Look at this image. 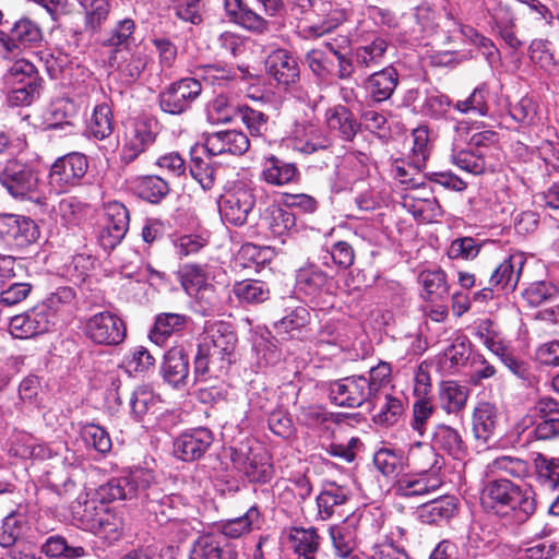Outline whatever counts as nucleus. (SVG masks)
<instances>
[{"mask_svg":"<svg viewBox=\"0 0 559 559\" xmlns=\"http://www.w3.org/2000/svg\"><path fill=\"white\" fill-rule=\"evenodd\" d=\"M99 495L108 501L131 500L141 497L147 522L151 525H179L175 515V498L166 496L154 484V475L148 469H135L128 476L112 478L99 489Z\"/></svg>","mask_w":559,"mask_h":559,"instance_id":"1","label":"nucleus"},{"mask_svg":"<svg viewBox=\"0 0 559 559\" xmlns=\"http://www.w3.org/2000/svg\"><path fill=\"white\" fill-rule=\"evenodd\" d=\"M237 335L231 325L223 321H207L199 337L194 358L197 381L206 382L227 374L236 361Z\"/></svg>","mask_w":559,"mask_h":559,"instance_id":"2","label":"nucleus"},{"mask_svg":"<svg viewBox=\"0 0 559 559\" xmlns=\"http://www.w3.org/2000/svg\"><path fill=\"white\" fill-rule=\"evenodd\" d=\"M483 509L512 524L525 523L536 511L535 493L506 477L485 483L480 492Z\"/></svg>","mask_w":559,"mask_h":559,"instance_id":"3","label":"nucleus"},{"mask_svg":"<svg viewBox=\"0 0 559 559\" xmlns=\"http://www.w3.org/2000/svg\"><path fill=\"white\" fill-rule=\"evenodd\" d=\"M391 366L379 362L367 374H354L331 381L329 399L340 407L357 408L364 404H376L391 381Z\"/></svg>","mask_w":559,"mask_h":559,"instance_id":"4","label":"nucleus"},{"mask_svg":"<svg viewBox=\"0 0 559 559\" xmlns=\"http://www.w3.org/2000/svg\"><path fill=\"white\" fill-rule=\"evenodd\" d=\"M38 183L37 171L26 163L12 158L0 167V185L14 199L41 203V198L36 195Z\"/></svg>","mask_w":559,"mask_h":559,"instance_id":"5","label":"nucleus"},{"mask_svg":"<svg viewBox=\"0 0 559 559\" xmlns=\"http://www.w3.org/2000/svg\"><path fill=\"white\" fill-rule=\"evenodd\" d=\"M88 169L87 157L78 152H72L58 157L49 170V186L57 193L68 192L80 185Z\"/></svg>","mask_w":559,"mask_h":559,"instance_id":"6","label":"nucleus"},{"mask_svg":"<svg viewBox=\"0 0 559 559\" xmlns=\"http://www.w3.org/2000/svg\"><path fill=\"white\" fill-rule=\"evenodd\" d=\"M202 85L194 78H183L170 83L158 94V105L162 111L173 116L189 110L200 96Z\"/></svg>","mask_w":559,"mask_h":559,"instance_id":"7","label":"nucleus"},{"mask_svg":"<svg viewBox=\"0 0 559 559\" xmlns=\"http://www.w3.org/2000/svg\"><path fill=\"white\" fill-rule=\"evenodd\" d=\"M255 206L253 189L247 186H238L221 195L218 211L224 222L242 226L248 222L250 213Z\"/></svg>","mask_w":559,"mask_h":559,"instance_id":"8","label":"nucleus"},{"mask_svg":"<svg viewBox=\"0 0 559 559\" xmlns=\"http://www.w3.org/2000/svg\"><path fill=\"white\" fill-rule=\"evenodd\" d=\"M82 524L100 538L114 543L122 536L123 520L106 506H96L95 501L84 504Z\"/></svg>","mask_w":559,"mask_h":559,"instance_id":"9","label":"nucleus"},{"mask_svg":"<svg viewBox=\"0 0 559 559\" xmlns=\"http://www.w3.org/2000/svg\"><path fill=\"white\" fill-rule=\"evenodd\" d=\"M84 331L91 341L100 345H118L126 337L122 320L110 311L92 316L86 321Z\"/></svg>","mask_w":559,"mask_h":559,"instance_id":"10","label":"nucleus"},{"mask_svg":"<svg viewBox=\"0 0 559 559\" xmlns=\"http://www.w3.org/2000/svg\"><path fill=\"white\" fill-rule=\"evenodd\" d=\"M153 126L148 119H133L126 126L121 151V160L124 164L132 163L155 142Z\"/></svg>","mask_w":559,"mask_h":559,"instance_id":"11","label":"nucleus"},{"mask_svg":"<svg viewBox=\"0 0 559 559\" xmlns=\"http://www.w3.org/2000/svg\"><path fill=\"white\" fill-rule=\"evenodd\" d=\"M234 465L242 472L251 483H269L274 474L269 453L264 450L245 452L242 449L231 453Z\"/></svg>","mask_w":559,"mask_h":559,"instance_id":"12","label":"nucleus"},{"mask_svg":"<svg viewBox=\"0 0 559 559\" xmlns=\"http://www.w3.org/2000/svg\"><path fill=\"white\" fill-rule=\"evenodd\" d=\"M39 229L29 217L14 214L0 215V238L9 245L24 248L37 240Z\"/></svg>","mask_w":559,"mask_h":559,"instance_id":"13","label":"nucleus"},{"mask_svg":"<svg viewBox=\"0 0 559 559\" xmlns=\"http://www.w3.org/2000/svg\"><path fill=\"white\" fill-rule=\"evenodd\" d=\"M148 62V57L140 47L112 49L108 57L109 67L114 68L124 84L134 83Z\"/></svg>","mask_w":559,"mask_h":559,"instance_id":"14","label":"nucleus"},{"mask_svg":"<svg viewBox=\"0 0 559 559\" xmlns=\"http://www.w3.org/2000/svg\"><path fill=\"white\" fill-rule=\"evenodd\" d=\"M45 310L37 304L27 311L12 317L9 323L10 333L16 338H31L49 332L55 324Z\"/></svg>","mask_w":559,"mask_h":559,"instance_id":"15","label":"nucleus"},{"mask_svg":"<svg viewBox=\"0 0 559 559\" xmlns=\"http://www.w3.org/2000/svg\"><path fill=\"white\" fill-rule=\"evenodd\" d=\"M442 481L437 474L408 473L401 475L392 486L395 496L423 498L437 491Z\"/></svg>","mask_w":559,"mask_h":559,"instance_id":"16","label":"nucleus"},{"mask_svg":"<svg viewBox=\"0 0 559 559\" xmlns=\"http://www.w3.org/2000/svg\"><path fill=\"white\" fill-rule=\"evenodd\" d=\"M213 442V435L207 428H197L182 432L174 441V454L186 462L202 457Z\"/></svg>","mask_w":559,"mask_h":559,"instance_id":"17","label":"nucleus"},{"mask_svg":"<svg viewBox=\"0 0 559 559\" xmlns=\"http://www.w3.org/2000/svg\"><path fill=\"white\" fill-rule=\"evenodd\" d=\"M250 146L248 136L239 130H221L209 133L204 147L210 155H242Z\"/></svg>","mask_w":559,"mask_h":559,"instance_id":"18","label":"nucleus"},{"mask_svg":"<svg viewBox=\"0 0 559 559\" xmlns=\"http://www.w3.org/2000/svg\"><path fill=\"white\" fill-rule=\"evenodd\" d=\"M292 145L295 151L312 154L330 148L332 139L311 122H297L292 131Z\"/></svg>","mask_w":559,"mask_h":559,"instance_id":"19","label":"nucleus"},{"mask_svg":"<svg viewBox=\"0 0 559 559\" xmlns=\"http://www.w3.org/2000/svg\"><path fill=\"white\" fill-rule=\"evenodd\" d=\"M525 262L526 257L523 252L510 253L491 273L489 285L506 293L515 290Z\"/></svg>","mask_w":559,"mask_h":559,"instance_id":"20","label":"nucleus"},{"mask_svg":"<svg viewBox=\"0 0 559 559\" xmlns=\"http://www.w3.org/2000/svg\"><path fill=\"white\" fill-rule=\"evenodd\" d=\"M388 49L389 44L386 39L381 36L362 38L360 44L353 50L356 68L370 71L381 67L385 62Z\"/></svg>","mask_w":559,"mask_h":559,"instance_id":"21","label":"nucleus"},{"mask_svg":"<svg viewBox=\"0 0 559 559\" xmlns=\"http://www.w3.org/2000/svg\"><path fill=\"white\" fill-rule=\"evenodd\" d=\"M237 551L218 534L199 536L190 549V559H236Z\"/></svg>","mask_w":559,"mask_h":559,"instance_id":"22","label":"nucleus"},{"mask_svg":"<svg viewBox=\"0 0 559 559\" xmlns=\"http://www.w3.org/2000/svg\"><path fill=\"white\" fill-rule=\"evenodd\" d=\"M266 69L278 85L288 87L299 81L298 62L284 49L275 50L267 57Z\"/></svg>","mask_w":559,"mask_h":559,"instance_id":"23","label":"nucleus"},{"mask_svg":"<svg viewBox=\"0 0 559 559\" xmlns=\"http://www.w3.org/2000/svg\"><path fill=\"white\" fill-rule=\"evenodd\" d=\"M260 178L267 185L282 187L298 182L300 171L295 163H289L275 155H270L264 158Z\"/></svg>","mask_w":559,"mask_h":559,"instance_id":"24","label":"nucleus"},{"mask_svg":"<svg viewBox=\"0 0 559 559\" xmlns=\"http://www.w3.org/2000/svg\"><path fill=\"white\" fill-rule=\"evenodd\" d=\"M406 464L416 473L438 475L443 461L432 444L417 441L407 451Z\"/></svg>","mask_w":559,"mask_h":559,"instance_id":"25","label":"nucleus"},{"mask_svg":"<svg viewBox=\"0 0 559 559\" xmlns=\"http://www.w3.org/2000/svg\"><path fill=\"white\" fill-rule=\"evenodd\" d=\"M43 38L41 29L28 19H21L11 28L10 34L0 31V44L9 52H14L20 46L33 45Z\"/></svg>","mask_w":559,"mask_h":559,"instance_id":"26","label":"nucleus"},{"mask_svg":"<svg viewBox=\"0 0 559 559\" xmlns=\"http://www.w3.org/2000/svg\"><path fill=\"white\" fill-rule=\"evenodd\" d=\"M224 9L229 20L242 28L258 34L269 31V22L242 0H225Z\"/></svg>","mask_w":559,"mask_h":559,"instance_id":"27","label":"nucleus"},{"mask_svg":"<svg viewBox=\"0 0 559 559\" xmlns=\"http://www.w3.org/2000/svg\"><path fill=\"white\" fill-rule=\"evenodd\" d=\"M399 84V73L393 67H385L368 75L364 86L374 103L388 100Z\"/></svg>","mask_w":559,"mask_h":559,"instance_id":"28","label":"nucleus"},{"mask_svg":"<svg viewBox=\"0 0 559 559\" xmlns=\"http://www.w3.org/2000/svg\"><path fill=\"white\" fill-rule=\"evenodd\" d=\"M488 477L508 475L512 478L524 480L532 475L531 464L527 460L513 455H501L486 465Z\"/></svg>","mask_w":559,"mask_h":559,"instance_id":"29","label":"nucleus"},{"mask_svg":"<svg viewBox=\"0 0 559 559\" xmlns=\"http://www.w3.org/2000/svg\"><path fill=\"white\" fill-rule=\"evenodd\" d=\"M164 379L174 388L186 385L189 376V361L181 348L169 349L162 366Z\"/></svg>","mask_w":559,"mask_h":559,"instance_id":"30","label":"nucleus"},{"mask_svg":"<svg viewBox=\"0 0 559 559\" xmlns=\"http://www.w3.org/2000/svg\"><path fill=\"white\" fill-rule=\"evenodd\" d=\"M325 122L331 132L337 133L345 141L353 140L359 129L353 112L343 105L329 108L325 112Z\"/></svg>","mask_w":559,"mask_h":559,"instance_id":"31","label":"nucleus"},{"mask_svg":"<svg viewBox=\"0 0 559 559\" xmlns=\"http://www.w3.org/2000/svg\"><path fill=\"white\" fill-rule=\"evenodd\" d=\"M286 536L297 558L317 557L320 537L313 527H290Z\"/></svg>","mask_w":559,"mask_h":559,"instance_id":"32","label":"nucleus"},{"mask_svg":"<svg viewBox=\"0 0 559 559\" xmlns=\"http://www.w3.org/2000/svg\"><path fill=\"white\" fill-rule=\"evenodd\" d=\"M469 389L453 380H445L439 384V401L442 409L448 414L461 412L467 402Z\"/></svg>","mask_w":559,"mask_h":559,"instance_id":"33","label":"nucleus"},{"mask_svg":"<svg viewBox=\"0 0 559 559\" xmlns=\"http://www.w3.org/2000/svg\"><path fill=\"white\" fill-rule=\"evenodd\" d=\"M431 441L435 449L443 450L455 459H461L466 452L461 433L449 425H437Z\"/></svg>","mask_w":559,"mask_h":559,"instance_id":"34","label":"nucleus"},{"mask_svg":"<svg viewBox=\"0 0 559 559\" xmlns=\"http://www.w3.org/2000/svg\"><path fill=\"white\" fill-rule=\"evenodd\" d=\"M188 317L180 313L164 312L155 318V323L150 332V338L157 345H163L174 333L185 329Z\"/></svg>","mask_w":559,"mask_h":559,"instance_id":"35","label":"nucleus"},{"mask_svg":"<svg viewBox=\"0 0 559 559\" xmlns=\"http://www.w3.org/2000/svg\"><path fill=\"white\" fill-rule=\"evenodd\" d=\"M497 409L490 403H479L473 414V432L476 440L486 443L493 435Z\"/></svg>","mask_w":559,"mask_h":559,"instance_id":"36","label":"nucleus"},{"mask_svg":"<svg viewBox=\"0 0 559 559\" xmlns=\"http://www.w3.org/2000/svg\"><path fill=\"white\" fill-rule=\"evenodd\" d=\"M456 510V499L453 496H441L427 501L419 509V516L423 522L432 524L453 516Z\"/></svg>","mask_w":559,"mask_h":559,"instance_id":"37","label":"nucleus"},{"mask_svg":"<svg viewBox=\"0 0 559 559\" xmlns=\"http://www.w3.org/2000/svg\"><path fill=\"white\" fill-rule=\"evenodd\" d=\"M297 284L306 294L331 293L333 278L316 266L301 269L297 275Z\"/></svg>","mask_w":559,"mask_h":559,"instance_id":"38","label":"nucleus"},{"mask_svg":"<svg viewBox=\"0 0 559 559\" xmlns=\"http://www.w3.org/2000/svg\"><path fill=\"white\" fill-rule=\"evenodd\" d=\"M260 523V511L253 506L243 515L227 520L219 526L224 537L240 538L249 534Z\"/></svg>","mask_w":559,"mask_h":559,"instance_id":"39","label":"nucleus"},{"mask_svg":"<svg viewBox=\"0 0 559 559\" xmlns=\"http://www.w3.org/2000/svg\"><path fill=\"white\" fill-rule=\"evenodd\" d=\"M134 190L142 200L158 204L169 193L170 188L159 176H144L135 179Z\"/></svg>","mask_w":559,"mask_h":559,"instance_id":"40","label":"nucleus"},{"mask_svg":"<svg viewBox=\"0 0 559 559\" xmlns=\"http://www.w3.org/2000/svg\"><path fill=\"white\" fill-rule=\"evenodd\" d=\"M425 163H417V159L409 156V160L397 159L392 165V174L396 180L407 188H419L424 186L426 175H421Z\"/></svg>","mask_w":559,"mask_h":559,"instance_id":"41","label":"nucleus"},{"mask_svg":"<svg viewBox=\"0 0 559 559\" xmlns=\"http://www.w3.org/2000/svg\"><path fill=\"white\" fill-rule=\"evenodd\" d=\"M266 212L267 214L263 219L273 236L282 237L296 228V216L289 209L271 205Z\"/></svg>","mask_w":559,"mask_h":559,"instance_id":"42","label":"nucleus"},{"mask_svg":"<svg viewBox=\"0 0 559 559\" xmlns=\"http://www.w3.org/2000/svg\"><path fill=\"white\" fill-rule=\"evenodd\" d=\"M348 499V491L336 484H328L317 497L318 514L321 520H329L334 508L344 504Z\"/></svg>","mask_w":559,"mask_h":559,"instance_id":"43","label":"nucleus"},{"mask_svg":"<svg viewBox=\"0 0 559 559\" xmlns=\"http://www.w3.org/2000/svg\"><path fill=\"white\" fill-rule=\"evenodd\" d=\"M233 292L240 302L260 304L269 299L267 285L257 280H243L235 283Z\"/></svg>","mask_w":559,"mask_h":559,"instance_id":"44","label":"nucleus"},{"mask_svg":"<svg viewBox=\"0 0 559 559\" xmlns=\"http://www.w3.org/2000/svg\"><path fill=\"white\" fill-rule=\"evenodd\" d=\"M75 298V292L69 286L58 287L51 293L45 300L39 302L49 316V319L53 324L57 322L58 314L69 308Z\"/></svg>","mask_w":559,"mask_h":559,"instance_id":"45","label":"nucleus"},{"mask_svg":"<svg viewBox=\"0 0 559 559\" xmlns=\"http://www.w3.org/2000/svg\"><path fill=\"white\" fill-rule=\"evenodd\" d=\"M419 282L424 288V297L430 301L441 300L449 293L443 271H424L419 275Z\"/></svg>","mask_w":559,"mask_h":559,"instance_id":"46","label":"nucleus"},{"mask_svg":"<svg viewBox=\"0 0 559 559\" xmlns=\"http://www.w3.org/2000/svg\"><path fill=\"white\" fill-rule=\"evenodd\" d=\"M534 467L538 483L550 490L559 486V460L548 459L542 453H537L534 460Z\"/></svg>","mask_w":559,"mask_h":559,"instance_id":"47","label":"nucleus"},{"mask_svg":"<svg viewBox=\"0 0 559 559\" xmlns=\"http://www.w3.org/2000/svg\"><path fill=\"white\" fill-rule=\"evenodd\" d=\"M310 321V312L304 306L296 307L288 314L274 323V330L277 334L294 337L295 332H299Z\"/></svg>","mask_w":559,"mask_h":559,"instance_id":"48","label":"nucleus"},{"mask_svg":"<svg viewBox=\"0 0 559 559\" xmlns=\"http://www.w3.org/2000/svg\"><path fill=\"white\" fill-rule=\"evenodd\" d=\"M85 10V28L92 33L98 32L111 10V0H83Z\"/></svg>","mask_w":559,"mask_h":559,"instance_id":"49","label":"nucleus"},{"mask_svg":"<svg viewBox=\"0 0 559 559\" xmlns=\"http://www.w3.org/2000/svg\"><path fill=\"white\" fill-rule=\"evenodd\" d=\"M26 521L22 514L11 513L5 516L0 527V546L12 547L21 542L25 532Z\"/></svg>","mask_w":559,"mask_h":559,"instance_id":"50","label":"nucleus"},{"mask_svg":"<svg viewBox=\"0 0 559 559\" xmlns=\"http://www.w3.org/2000/svg\"><path fill=\"white\" fill-rule=\"evenodd\" d=\"M40 84V79L35 66L25 60H16L7 71L4 75V84L20 83Z\"/></svg>","mask_w":559,"mask_h":559,"instance_id":"51","label":"nucleus"},{"mask_svg":"<svg viewBox=\"0 0 559 559\" xmlns=\"http://www.w3.org/2000/svg\"><path fill=\"white\" fill-rule=\"evenodd\" d=\"M488 95L487 86L481 84L466 99L457 100L454 108L462 114L474 112L479 116H487L489 111L487 104Z\"/></svg>","mask_w":559,"mask_h":559,"instance_id":"52","label":"nucleus"},{"mask_svg":"<svg viewBox=\"0 0 559 559\" xmlns=\"http://www.w3.org/2000/svg\"><path fill=\"white\" fill-rule=\"evenodd\" d=\"M92 134L99 140L109 136L114 130L112 112L108 104L103 103L94 108L90 121Z\"/></svg>","mask_w":559,"mask_h":559,"instance_id":"53","label":"nucleus"},{"mask_svg":"<svg viewBox=\"0 0 559 559\" xmlns=\"http://www.w3.org/2000/svg\"><path fill=\"white\" fill-rule=\"evenodd\" d=\"M134 21L131 19H123L119 21L110 31L107 39L104 41V45L112 47L114 49L130 48V44L134 41Z\"/></svg>","mask_w":559,"mask_h":559,"instance_id":"54","label":"nucleus"},{"mask_svg":"<svg viewBox=\"0 0 559 559\" xmlns=\"http://www.w3.org/2000/svg\"><path fill=\"white\" fill-rule=\"evenodd\" d=\"M382 394H384L383 401H381L380 395L376 404H371L373 407L379 404V412L376 414V420L380 424L393 425L403 413V402L384 391Z\"/></svg>","mask_w":559,"mask_h":559,"instance_id":"55","label":"nucleus"},{"mask_svg":"<svg viewBox=\"0 0 559 559\" xmlns=\"http://www.w3.org/2000/svg\"><path fill=\"white\" fill-rule=\"evenodd\" d=\"M450 159L455 166L473 175H480L486 168L484 157L473 150H452Z\"/></svg>","mask_w":559,"mask_h":559,"instance_id":"56","label":"nucleus"},{"mask_svg":"<svg viewBox=\"0 0 559 559\" xmlns=\"http://www.w3.org/2000/svg\"><path fill=\"white\" fill-rule=\"evenodd\" d=\"M180 283L189 295L197 294L205 286L207 275L205 270L197 264H186L179 271Z\"/></svg>","mask_w":559,"mask_h":559,"instance_id":"57","label":"nucleus"},{"mask_svg":"<svg viewBox=\"0 0 559 559\" xmlns=\"http://www.w3.org/2000/svg\"><path fill=\"white\" fill-rule=\"evenodd\" d=\"M557 547L549 540H534L520 546L515 552L516 559H552Z\"/></svg>","mask_w":559,"mask_h":559,"instance_id":"58","label":"nucleus"},{"mask_svg":"<svg viewBox=\"0 0 559 559\" xmlns=\"http://www.w3.org/2000/svg\"><path fill=\"white\" fill-rule=\"evenodd\" d=\"M7 288L0 292V304L12 307L25 300L33 290V284L24 280L7 283Z\"/></svg>","mask_w":559,"mask_h":559,"instance_id":"59","label":"nucleus"},{"mask_svg":"<svg viewBox=\"0 0 559 559\" xmlns=\"http://www.w3.org/2000/svg\"><path fill=\"white\" fill-rule=\"evenodd\" d=\"M8 102L11 106H27L39 96L40 84H8Z\"/></svg>","mask_w":559,"mask_h":559,"instance_id":"60","label":"nucleus"},{"mask_svg":"<svg viewBox=\"0 0 559 559\" xmlns=\"http://www.w3.org/2000/svg\"><path fill=\"white\" fill-rule=\"evenodd\" d=\"M27 276L24 259L0 254V283L2 285L15 280H25Z\"/></svg>","mask_w":559,"mask_h":559,"instance_id":"61","label":"nucleus"},{"mask_svg":"<svg viewBox=\"0 0 559 559\" xmlns=\"http://www.w3.org/2000/svg\"><path fill=\"white\" fill-rule=\"evenodd\" d=\"M216 44L222 53H229L238 58L247 51L249 38L235 32H223L216 38Z\"/></svg>","mask_w":559,"mask_h":559,"instance_id":"62","label":"nucleus"},{"mask_svg":"<svg viewBox=\"0 0 559 559\" xmlns=\"http://www.w3.org/2000/svg\"><path fill=\"white\" fill-rule=\"evenodd\" d=\"M85 442L99 453H108L111 450V439L108 432L100 426L87 424L82 428Z\"/></svg>","mask_w":559,"mask_h":559,"instance_id":"63","label":"nucleus"},{"mask_svg":"<svg viewBox=\"0 0 559 559\" xmlns=\"http://www.w3.org/2000/svg\"><path fill=\"white\" fill-rule=\"evenodd\" d=\"M370 559H409L406 551L386 536L370 546Z\"/></svg>","mask_w":559,"mask_h":559,"instance_id":"64","label":"nucleus"}]
</instances>
